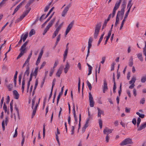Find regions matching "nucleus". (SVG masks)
Wrapping results in <instances>:
<instances>
[{
  "label": "nucleus",
  "mask_w": 146,
  "mask_h": 146,
  "mask_svg": "<svg viewBox=\"0 0 146 146\" xmlns=\"http://www.w3.org/2000/svg\"><path fill=\"white\" fill-rule=\"evenodd\" d=\"M101 27V23H98L96 25L95 28V32L94 37L95 39H96L98 35L100 30Z\"/></svg>",
  "instance_id": "f257e3e1"
},
{
  "label": "nucleus",
  "mask_w": 146,
  "mask_h": 146,
  "mask_svg": "<svg viewBox=\"0 0 146 146\" xmlns=\"http://www.w3.org/2000/svg\"><path fill=\"white\" fill-rule=\"evenodd\" d=\"M121 0H119L118 2H117L115 4L112 13V17H113L115 16L116 11L119 8L121 3Z\"/></svg>",
  "instance_id": "f03ea898"
},
{
  "label": "nucleus",
  "mask_w": 146,
  "mask_h": 146,
  "mask_svg": "<svg viewBox=\"0 0 146 146\" xmlns=\"http://www.w3.org/2000/svg\"><path fill=\"white\" fill-rule=\"evenodd\" d=\"M71 6V3H70L64 7V10L61 13V16L62 17H65Z\"/></svg>",
  "instance_id": "7ed1b4c3"
},
{
  "label": "nucleus",
  "mask_w": 146,
  "mask_h": 146,
  "mask_svg": "<svg viewBox=\"0 0 146 146\" xmlns=\"http://www.w3.org/2000/svg\"><path fill=\"white\" fill-rule=\"evenodd\" d=\"M74 24V21H72L68 26L65 33V36H66L72 28Z\"/></svg>",
  "instance_id": "20e7f679"
},
{
  "label": "nucleus",
  "mask_w": 146,
  "mask_h": 146,
  "mask_svg": "<svg viewBox=\"0 0 146 146\" xmlns=\"http://www.w3.org/2000/svg\"><path fill=\"white\" fill-rule=\"evenodd\" d=\"M89 98L90 106L91 107H93L94 106V102L93 97L90 92L89 93Z\"/></svg>",
  "instance_id": "39448f33"
},
{
  "label": "nucleus",
  "mask_w": 146,
  "mask_h": 146,
  "mask_svg": "<svg viewBox=\"0 0 146 146\" xmlns=\"http://www.w3.org/2000/svg\"><path fill=\"white\" fill-rule=\"evenodd\" d=\"M136 80V77L135 76L133 77L131 80L129 82V84H131L129 87V88L131 89L133 88L135 86V84H134Z\"/></svg>",
  "instance_id": "423d86ee"
},
{
  "label": "nucleus",
  "mask_w": 146,
  "mask_h": 146,
  "mask_svg": "<svg viewBox=\"0 0 146 146\" xmlns=\"http://www.w3.org/2000/svg\"><path fill=\"white\" fill-rule=\"evenodd\" d=\"M31 8H29L28 10H26L25 12H24L22 15L19 18H18L19 20L20 21H21L23 19V18H24V17L28 14L29 13L31 10Z\"/></svg>",
  "instance_id": "0eeeda50"
},
{
  "label": "nucleus",
  "mask_w": 146,
  "mask_h": 146,
  "mask_svg": "<svg viewBox=\"0 0 146 146\" xmlns=\"http://www.w3.org/2000/svg\"><path fill=\"white\" fill-rule=\"evenodd\" d=\"M124 9H121L120 11H118L117 13L116 17H120L122 19L124 14Z\"/></svg>",
  "instance_id": "6e6552de"
},
{
  "label": "nucleus",
  "mask_w": 146,
  "mask_h": 146,
  "mask_svg": "<svg viewBox=\"0 0 146 146\" xmlns=\"http://www.w3.org/2000/svg\"><path fill=\"white\" fill-rule=\"evenodd\" d=\"M27 69L24 72L23 76V78H25V76L26 75L28 77L29 74V69L30 67L29 66V64H28L27 66Z\"/></svg>",
  "instance_id": "1a4fd4ad"
},
{
  "label": "nucleus",
  "mask_w": 146,
  "mask_h": 146,
  "mask_svg": "<svg viewBox=\"0 0 146 146\" xmlns=\"http://www.w3.org/2000/svg\"><path fill=\"white\" fill-rule=\"evenodd\" d=\"M8 118L7 117L5 118V121L4 120H3L2 123V127L3 130L4 131L5 129V123L6 125H7V123H8Z\"/></svg>",
  "instance_id": "9d476101"
},
{
  "label": "nucleus",
  "mask_w": 146,
  "mask_h": 146,
  "mask_svg": "<svg viewBox=\"0 0 146 146\" xmlns=\"http://www.w3.org/2000/svg\"><path fill=\"white\" fill-rule=\"evenodd\" d=\"M108 89L107 83L105 80H104V84L103 86V92L105 93L106 91Z\"/></svg>",
  "instance_id": "9b49d317"
},
{
  "label": "nucleus",
  "mask_w": 146,
  "mask_h": 146,
  "mask_svg": "<svg viewBox=\"0 0 146 146\" xmlns=\"http://www.w3.org/2000/svg\"><path fill=\"white\" fill-rule=\"evenodd\" d=\"M113 131L112 129H109L108 128L106 127L103 131V133L104 134H106L111 133H112Z\"/></svg>",
  "instance_id": "f8f14e48"
},
{
  "label": "nucleus",
  "mask_w": 146,
  "mask_h": 146,
  "mask_svg": "<svg viewBox=\"0 0 146 146\" xmlns=\"http://www.w3.org/2000/svg\"><path fill=\"white\" fill-rule=\"evenodd\" d=\"M40 98H39V99L38 103L37 104H36L35 108H34V109L33 110V111L32 114V118H33V117L35 115V114L38 104L39 103V102H40Z\"/></svg>",
  "instance_id": "ddd939ff"
},
{
  "label": "nucleus",
  "mask_w": 146,
  "mask_h": 146,
  "mask_svg": "<svg viewBox=\"0 0 146 146\" xmlns=\"http://www.w3.org/2000/svg\"><path fill=\"white\" fill-rule=\"evenodd\" d=\"M55 18H54L52 20H50V21L48 25L46 27L48 28L49 29L52 26V25H53L55 21Z\"/></svg>",
  "instance_id": "4468645a"
},
{
  "label": "nucleus",
  "mask_w": 146,
  "mask_h": 146,
  "mask_svg": "<svg viewBox=\"0 0 146 146\" xmlns=\"http://www.w3.org/2000/svg\"><path fill=\"white\" fill-rule=\"evenodd\" d=\"M128 16V11L126 12V13L125 14V16L124 17V18L122 22L121 23L120 27V30L121 29L122 27H123L124 23L125 21V19L127 18V16Z\"/></svg>",
  "instance_id": "2eb2a0df"
},
{
  "label": "nucleus",
  "mask_w": 146,
  "mask_h": 146,
  "mask_svg": "<svg viewBox=\"0 0 146 146\" xmlns=\"http://www.w3.org/2000/svg\"><path fill=\"white\" fill-rule=\"evenodd\" d=\"M13 94L14 96V98L16 99H18L19 97V94L16 90H14L13 91Z\"/></svg>",
  "instance_id": "dca6fc26"
},
{
  "label": "nucleus",
  "mask_w": 146,
  "mask_h": 146,
  "mask_svg": "<svg viewBox=\"0 0 146 146\" xmlns=\"http://www.w3.org/2000/svg\"><path fill=\"white\" fill-rule=\"evenodd\" d=\"M70 65L69 64L68 62H67L65 66V67L64 68V72L65 74H66L70 68Z\"/></svg>",
  "instance_id": "f3484780"
},
{
  "label": "nucleus",
  "mask_w": 146,
  "mask_h": 146,
  "mask_svg": "<svg viewBox=\"0 0 146 146\" xmlns=\"http://www.w3.org/2000/svg\"><path fill=\"white\" fill-rule=\"evenodd\" d=\"M54 14V13H53L49 17V18H48V19L46 20V21L42 25V28H43L45 26L46 24L50 20V19L51 18L52 16Z\"/></svg>",
  "instance_id": "a211bd4d"
},
{
  "label": "nucleus",
  "mask_w": 146,
  "mask_h": 146,
  "mask_svg": "<svg viewBox=\"0 0 146 146\" xmlns=\"http://www.w3.org/2000/svg\"><path fill=\"white\" fill-rule=\"evenodd\" d=\"M63 67H60L59 68L56 73V75L58 77H60L62 73Z\"/></svg>",
  "instance_id": "6ab92c4d"
},
{
  "label": "nucleus",
  "mask_w": 146,
  "mask_h": 146,
  "mask_svg": "<svg viewBox=\"0 0 146 146\" xmlns=\"http://www.w3.org/2000/svg\"><path fill=\"white\" fill-rule=\"evenodd\" d=\"M146 127V125L145 124L143 123L141 124L137 129V130L140 131L142 129H144Z\"/></svg>",
  "instance_id": "aec40b11"
},
{
  "label": "nucleus",
  "mask_w": 146,
  "mask_h": 146,
  "mask_svg": "<svg viewBox=\"0 0 146 146\" xmlns=\"http://www.w3.org/2000/svg\"><path fill=\"white\" fill-rule=\"evenodd\" d=\"M122 2L121 5L122 9H124L125 8L127 2V0H122Z\"/></svg>",
  "instance_id": "412c9836"
},
{
  "label": "nucleus",
  "mask_w": 146,
  "mask_h": 146,
  "mask_svg": "<svg viewBox=\"0 0 146 146\" xmlns=\"http://www.w3.org/2000/svg\"><path fill=\"white\" fill-rule=\"evenodd\" d=\"M128 143V138H127L123 141L120 144L121 146L126 145Z\"/></svg>",
  "instance_id": "4be33fe9"
},
{
  "label": "nucleus",
  "mask_w": 146,
  "mask_h": 146,
  "mask_svg": "<svg viewBox=\"0 0 146 146\" xmlns=\"http://www.w3.org/2000/svg\"><path fill=\"white\" fill-rule=\"evenodd\" d=\"M129 65L131 67L133 64V59L132 56H131L129 60Z\"/></svg>",
  "instance_id": "5701e85b"
},
{
  "label": "nucleus",
  "mask_w": 146,
  "mask_h": 146,
  "mask_svg": "<svg viewBox=\"0 0 146 146\" xmlns=\"http://www.w3.org/2000/svg\"><path fill=\"white\" fill-rule=\"evenodd\" d=\"M137 56L139 60L142 62L143 61V58L142 57V54L141 53H139L137 55Z\"/></svg>",
  "instance_id": "b1692460"
},
{
  "label": "nucleus",
  "mask_w": 146,
  "mask_h": 146,
  "mask_svg": "<svg viewBox=\"0 0 146 146\" xmlns=\"http://www.w3.org/2000/svg\"><path fill=\"white\" fill-rule=\"evenodd\" d=\"M58 32L59 31L56 30L52 36V38H54L58 35Z\"/></svg>",
  "instance_id": "393cba45"
},
{
  "label": "nucleus",
  "mask_w": 146,
  "mask_h": 146,
  "mask_svg": "<svg viewBox=\"0 0 146 146\" xmlns=\"http://www.w3.org/2000/svg\"><path fill=\"white\" fill-rule=\"evenodd\" d=\"M97 110L98 111V117H101V115L102 114H103V111L101 110H100L99 108H97Z\"/></svg>",
  "instance_id": "a878e982"
},
{
  "label": "nucleus",
  "mask_w": 146,
  "mask_h": 146,
  "mask_svg": "<svg viewBox=\"0 0 146 146\" xmlns=\"http://www.w3.org/2000/svg\"><path fill=\"white\" fill-rule=\"evenodd\" d=\"M35 30L33 29H32L29 33V36L31 37L32 35L35 34Z\"/></svg>",
  "instance_id": "bb28decb"
},
{
  "label": "nucleus",
  "mask_w": 146,
  "mask_h": 146,
  "mask_svg": "<svg viewBox=\"0 0 146 146\" xmlns=\"http://www.w3.org/2000/svg\"><path fill=\"white\" fill-rule=\"evenodd\" d=\"M81 120V115L80 114L79 115V123L78 124V132L79 131V130L80 129V127H81V124L80 122Z\"/></svg>",
  "instance_id": "cd10ccee"
},
{
  "label": "nucleus",
  "mask_w": 146,
  "mask_h": 146,
  "mask_svg": "<svg viewBox=\"0 0 146 146\" xmlns=\"http://www.w3.org/2000/svg\"><path fill=\"white\" fill-rule=\"evenodd\" d=\"M23 75V72H21L19 76V82L20 85L21 84V79H22V76Z\"/></svg>",
  "instance_id": "c85d7f7f"
},
{
  "label": "nucleus",
  "mask_w": 146,
  "mask_h": 146,
  "mask_svg": "<svg viewBox=\"0 0 146 146\" xmlns=\"http://www.w3.org/2000/svg\"><path fill=\"white\" fill-rule=\"evenodd\" d=\"M61 34H59L57 36L56 41L55 43V46H56L58 43L59 41L60 38Z\"/></svg>",
  "instance_id": "c756f323"
},
{
  "label": "nucleus",
  "mask_w": 146,
  "mask_h": 146,
  "mask_svg": "<svg viewBox=\"0 0 146 146\" xmlns=\"http://www.w3.org/2000/svg\"><path fill=\"white\" fill-rule=\"evenodd\" d=\"M136 114L139 116L140 118L141 117V118H143L145 117V115L144 114H141L138 112H136Z\"/></svg>",
  "instance_id": "7c9ffc66"
},
{
  "label": "nucleus",
  "mask_w": 146,
  "mask_h": 146,
  "mask_svg": "<svg viewBox=\"0 0 146 146\" xmlns=\"http://www.w3.org/2000/svg\"><path fill=\"white\" fill-rule=\"evenodd\" d=\"M86 83L87 86L89 88V89L90 90H91L92 88V86L91 84L88 81H86Z\"/></svg>",
  "instance_id": "2f4dec72"
},
{
  "label": "nucleus",
  "mask_w": 146,
  "mask_h": 146,
  "mask_svg": "<svg viewBox=\"0 0 146 146\" xmlns=\"http://www.w3.org/2000/svg\"><path fill=\"white\" fill-rule=\"evenodd\" d=\"M7 87L9 91H11L12 90L13 88V84H9L8 85H7Z\"/></svg>",
  "instance_id": "473e14b6"
},
{
  "label": "nucleus",
  "mask_w": 146,
  "mask_h": 146,
  "mask_svg": "<svg viewBox=\"0 0 146 146\" xmlns=\"http://www.w3.org/2000/svg\"><path fill=\"white\" fill-rule=\"evenodd\" d=\"M141 81L143 83H144L146 81V75L142 77Z\"/></svg>",
  "instance_id": "72a5a7b5"
},
{
  "label": "nucleus",
  "mask_w": 146,
  "mask_h": 146,
  "mask_svg": "<svg viewBox=\"0 0 146 146\" xmlns=\"http://www.w3.org/2000/svg\"><path fill=\"white\" fill-rule=\"evenodd\" d=\"M28 36V33H27L25 34L24 35L23 38L22 37V39L23 42H25L26 39L27 38Z\"/></svg>",
  "instance_id": "f704fd0d"
},
{
  "label": "nucleus",
  "mask_w": 146,
  "mask_h": 146,
  "mask_svg": "<svg viewBox=\"0 0 146 146\" xmlns=\"http://www.w3.org/2000/svg\"><path fill=\"white\" fill-rule=\"evenodd\" d=\"M62 94L61 93H59V94L57 97V103L56 104L57 105H58V102L59 100V99L60 98L61 96L62 95Z\"/></svg>",
  "instance_id": "c9c22d12"
},
{
  "label": "nucleus",
  "mask_w": 146,
  "mask_h": 146,
  "mask_svg": "<svg viewBox=\"0 0 146 146\" xmlns=\"http://www.w3.org/2000/svg\"><path fill=\"white\" fill-rule=\"evenodd\" d=\"M54 8V7H53L49 11L48 13L46 15L45 17L44 18V19L46 18L49 15L50 13L52 12L53 9Z\"/></svg>",
  "instance_id": "e433bc0d"
},
{
  "label": "nucleus",
  "mask_w": 146,
  "mask_h": 146,
  "mask_svg": "<svg viewBox=\"0 0 146 146\" xmlns=\"http://www.w3.org/2000/svg\"><path fill=\"white\" fill-rule=\"evenodd\" d=\"M27 45L25 43H24V44L22 45L21 46V48H20V50H24V51L25 50V47Z\"/></svg>",
  "instance_id": "4c0bfd02"
},
{
  "label": "nucleus",
  "mask_w": 146,
  "mask_h": 146,
  "mask_svg": "<svg viewBox=\"0 0 146 146\" xmlns=\"http://www.w3.org/2000/svg\"><path fill=\"white\" fill-rule=\"evenodd\" d=\"M63 23H62L58 27H56V30H57L58 31H59L60 30L62 26V25Z\"/></svg>",
  "instance_id": "58836bf2"
},
{
  "label": "nucleus",
  "mask_w": 146,
  "mask_h": 146,
  "mask_svg": "<svg viewBox=\"0 0 146 146\" xmlns=\"http://www.w3.org/2000/svg\"><path fill=\"white\" fill-rule=\"evenodd\" d=\"M99 123L100 129H101L102 126V120L100 119L98 120Z\"/></svg>",
  "instance_id": "ea45409f"
},
{
  "label": "nucleus",
  "mask_w": 146,
  "mask_h": 146,
  "mask_svg": "<svg viewBox=\"0 0 146 146\" xmlns=\"http://www.w3.org/2000/svg\"><path fill=\"white\" fill-rule=\"evenodd\" d=\"M74 117L75 120L74 123L75 125H77L78 123V120L76 114L74 115Z\"/></svg>",
  "instance_id": "a19ab883"
},
{
  "label": "nucleus",
  "mask_w": 146,
  "mask_h": 146,
  "mask_svg": "<svg viewBox=\"0 0 146 146\" xmlns=\"http://www.w3.org/2000/svg\"><path fill=\"white\" fill-rule=\"evenodd\" d=\"M131 1L132 0H131L130 1H129L128 2V7H129V6H130L129 8L128 9V13L129 12L130 9L132 5V4L131 3Z\"/></svg>",
  "instance_id": "79ce46f5"
},
{
  "label": "nucleus",
  "mask_w": 146,
  "mask_h": 146,
  "mask_svg": "<svg viewBox=\"0 0 146 146\" xmlns=\"http://www.w3.org/2000/svg\"><path fill=\"white\" fill-rule=\"evenodd\" d=\"M80 78H79L78 79V92H80Z\"/></svg>",
  "instance_id": "37998d69"
},
{
  "label": "nucleus",
  "mask_w": 146,
  "mask_h": 146,
  "mask_svg": "<svg viewBox=\"0 0 146 146\" xmlns=\"http://www.w3.org/2000/svg\"><path fill=\"white\" fill-rule=\"evenodd\" d=\"M23 34L21 36L20 38V40L19 41V42H18V44L16 46H19L20 44L22 42V36H23Z\"/></svg>",
  "instance_id": "c03bdc74"
},
{
  "label": "nucleus",
  "mask_w": 146,
  "mask_h": 146,
  "mask_svg": "<svg viewBox=\"0 0 146 146\" xmlns=\"http://www.w3.org/2000/svg\"><path fill=\"white\" fill-rule=\"evenodd\" d=\"M108 21H106V20H105L104 21V23L103 24V25L102 26V30H103V29H104L105 27H106V24H107V23H108Z\"/></svg>",
  "instance_id": "a18cd8bd"
},
{
  "label": "nucleus",
  "mask_w": 146,
  "mask_h": 146,
  "mask_svg": "<svg viewBox=\"0 0 146 146\" xmlns=\"http://www.w3.org/2000/svg\"><path fill=\"white\" fill-rule=\"evenodd\" d=\"M119 18H117V17H116V21H115V24L114 25V27H115L117 26V25L119 23Z\"/></svg>",
  "instance_id": "49530a36"
},
{
  "label": "nucleus",
  "mask_w": 146,
  "mask_h": 146,
  "mask_svg": "<svg viewBox=\"0 0 146 146\" xmlns=\"http://www.w3.org/2000/svg\"><path fill=\"white\" fill-rule=\"evenodd\" d=\"M75 125L74 126H72L71 127V134L72 135H73L74 134V129H75Z\"/></svg>",
  "instance_id": "de8ad7c7"
},
{
  "label": "nucleus",
  "mask_w": 146,
  "mask_h": 146,
  "mask_svg": "<svg viewBox=\"0 0 146 146\" xmlns=\"http://www.w3.org/2000/svg\"><path fill=\"white\" fill-rule=\"evenodd\" d=\"M7 0H3L0 3V8L2 7L4 4L5 3L6 1Z\"/></svg>",
  "instance_id": "09e8293b"
},
{
  "label": "nucleus",
  "mask_w": 146,
  "mask_h": 146,
  "mask_svg": "<svg viewBox=\"0 0 146 146\" xmlns=\"http://www.w3.org/2000/svg\"><path fill=\"white\" fill-rule=\"evenodd\" d=\"M38 67H37L35 68V70L34 72V76H36V75L37 74V72H38Z\"/></svg>",
  "instance_id": "8fccbe9b"
},
{
  "label": "nucleus",
  "mask_w": 146,
  "mask_h": 146,
  "mask_svg": "<svg viewBox=\"0 0 146 146\" xmlns=\"http://www.w3.org/2000/svg\"><path fill=\"white\" fill-rule=\"evenodd\" d=\"M68 51V50L67 49H66L65 51L64 52V53L63 55L64 57H67Z\"/></svg>",
  "instance_id": "3c124183"
},
{
  "label": "nucleus",
  "mask_w": 146,
  "mask_h": 146,
  "mask_svg": "<svg viewBox=\"0 0 146 146\" xmlns=\"http://www.w3.org/2000/svg\"><path fill=\"white\" fill-rule=\"evenodd\" d=\"M93 39L92 38L90 37V38L89 39L88 42V45H90V46H92V44L91 43L92 42V41Z\"/></svg>",
  "instance_id": "603ef678"
},
{
  "label": "nucleus",
  "mask_w": 146,
  "mask_h": 146,
  "mask_svg": "<svg viewBox=\"0 0 146 146\" xmlns=\"http://www.w3.org/2000/svg\"><path fill=\"white\" fill-rule=\"evenodd\" d=\"M92 67L88 68V75H89L92 73Z\"/></svg>",
  "instance_id": "864d4df0"
},
{
  "label": "nucleus",
  "mask_w": 146,
  "mask_h": 146,
  "mask_svg": "<svg viewBox=\"0 0 146 146\" xmlns=\"http://www.w3.org/2000/svg\"><path fill=\"white\" fill-rule=\"evenodd\" d=\"M32 50H31V52L30 54H29L27 59L26 60H27L28 61H29V60L31 58V55L32 54Z\"/></svg>",
  "instance_id": "5fc2aeb1"
},
{
  "label": "nucleus",
  "mask_w": 146,
  "mask_h": 146,
  "mask_svg": "<svg viewBox=\"0 0 146 146\" xmlns=\"http://www.w3.org/2000/svg\"><path fill=\"white\" fill-rule=\"evenodd\" d=\"M19 50L21 52L19 55L21 57L23 54L24 53L25 51H24V50H20V49Z\"/></svg>",
  "instance_id": "6e6d98bb"
},
{
  "label": "nucleus",
  "mask_w": 146,
  "mask_h": 146,
  "mask_svg": "<svg viewBox=\"0 0 146 146\" xmlns=\"http://www.w3.org/2000/svg\"><path fill=\"white\" fill-rule=\"evenodd\" d=\"M38 84V80L37 79H36L35 81V87L34 88V90H35L36 89L37 86Z\"/></svg>",
  "instance_id": "4d7b16f0"
},
{
  "label": "nucleus",
  "mask_w": 146,
  "mask_h": 146,
  "mask_svg": "<svg viewBox=\"0 0 146 146\" xmlns=\"http://www.w3.org/2000/svg\"><path fill=\"white\" fill-rule=\"evenodd\" d=\"M56 81V79L55 78H54L53 80V82H52V87L51 89L53 90V88L54 86L55 85Z\"/></svg>",
  "instance_id": "13d9d810"
},
{
  "label": "nucleus",
  "mask_w": 146,
  "mask_h": 146,
  "mask_svg": "<svg viewBox=\"0 0 146 146\" xmlns=\"http://www.w3.org/2000/svg\"><path fill=\"white\" fill-rule=\"evenodd\" d=\"M49 29L47 27H46L45 28V29L44 30V32L43 33V35H44L48 31V30Z\"/></svg>",
  "instance_id": "bf43d9fd"
},
{
  "label": "nucleus",
  "mask_w": 146,
  "mask_h": 146,
  "mask_svg": "<svg viewBox=\"0 0 146 146\" xmlns=\"http://www.w3.org/2000/svg\"><path fill=\"white\" fill-rule=\"evenodd\" d=\"M43 50H41L40 52L39 55L38 56V58H41L42 54H43Z\"/></svg>",
  "instance_id": "052dcab7"
},
{
  "label": "nucleus",
  "mask_w": 146,
  "mask_h": 146,
  "mask_svg": "<svg viewBox=\"0 0 146 146\" xmlns=\"http://www.w3.org/2000/svg\"><path fill=\"white\" fill-rule=\"evenodd\" d=\"M145 99L144 98H142L140 101V103L143 104L145 103Z\"/></svg>",
  "instance_id": "680f3d73"
},
{
  "label": "nucleus",
  "mask_w": 146,
  "mask_h": 146,
  "mask_svg": "<svg viewBox=\"0 0 146 146\" xmlns=\"http://www.w3.org/2000/svg\"><path fill=\"white\" fill-rule=\"evenodd\" d=\"M17 127L16 129L15 130V133L13 136V137L14 138L16 137L17 136Z\"/></svg>",
  "instance_id": "e2e57ef3"
},
{
  "label": "nucleus",
  "mask_w": 146,
  "mask_h": 146,
  "mask_svg": "<svg viewBox=\"0 0 146 146\" xmlns=\"http://www.w3.org/2000/svg\"><path fill=\"white\" fill-rule=\"evenodd\" d=\"M109 137L108 136V133L106 134V141L107 143H108L109 142Z\"/></svg>",
  "instance_id": "0e129e2a"
},
{
  "label": "nucleus",
  "mask_w": 146,
  "mask_h": 146,
  "mask_svg": "<svg viewBox=\"0 0 146 146\" xmlns=\"http://www.w3.org/2000/svg\"><path fill=\"white\" fill-rule=\"evenodd\" d=\"M30 4L28 3H27L25 6V8L26 9V10H28L29 8H31L29 7V6L30 5Z\"/></svg>",
  "instance_id": "69168bd1"
},
{
  "label": "nucleus",
  "mask_w": 146,
  "mask_h": 146,
  "mask_svg": "<svg viewBox=\"0 0 146 146\" xmlns=\"http://www.w3.org/2000/svg\"><path fill=\"white\" fill-rule=\"evenodd\" d=\"M105 59L106 57L105 56L103 57L102 58V61L101 62V63L102 64H103L105 61Z\"/></svg>",
  "instance_id": "338daca9"
},
{
  "label": "nucleus",
  "mask_w": 146,
  "mask_h": 146,
  "mask_svg": "<svg viewBox=\"0 0 146 146\" xmlns=\"http://www.w3.org/2000/svg\"><path fill=\"white\" fill-rule=\"evenodd\" d=\"M143 54L145 56V60L146 61V48H143Z\"/></svg>",
  "instance_id": "774afa93"
}]
</instances>
